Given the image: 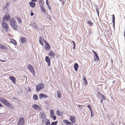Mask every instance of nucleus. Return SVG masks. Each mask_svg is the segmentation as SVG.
Wrapping results in <instances>:
<instances>
[{
	"instance_id": "f257e3e1",
	"label": "nucleus",
	"mask_w": 125,
	"mask_h": 125,
	"mask_svg": "<svg viewBox=\"0 0 125 125\" xmlns=\"http://www.w3.org/2000/svg\"><path fill=\"white\" fill-rule=\"evenodd\" d=\"M0 101L8 107L12 109L13 107L12 105L6 100L2 97H0Z\"/></svg>"
},
{
	"instance_id": "f03ea898",
	"label": "nucleus",
	"mask_w": 125,
	"mask_h": 125,
	"mask_svg": "<svg viewBox=\"0 0 125 125\" xmlns=\"http://www.w3.org/2000/svg\"><path fill=\"white\" fill-rule=\"evenodd\" d=\"M10 23L11 27L14 30H16L18 26L16 21L14 18H11L10 20Z\"/></svg>"
},
{
	"instance_id": "7ed1b4c3",
	"label": "nucleus",
	"mask_w": 125,
	"mask_h": 125,
	"mask_svg": "<svg viewBox=\"0 0 125 125\" xmlns=\"http://www.w3.org/2000/svg\"><path fill=\"white\" fill-rule=\"evenodd\" d=\"M27 68L30 71L32 74L34 76H35V71L34 68L31 64H29L27 66Z\"/></svg>"
},
{
	"instance_id": "20e7f679",
	"label": "nucleus",
	"mask_w": 125,
	"mask_h": 125,
	"mask_svg": "<svg viewBox=\"0 0 125 125\" xmlns=\"http://www.w3.org/2000/svg\"><path fill=\"white\" fill-rule=\"evenodd\" d=\"M44 86L42 83H40L38 84L36 86V89L37 91H38L42 89Z\"/></svg>"
},
{
	"instance_id": "39448f33",
	"label": "nucleus",
	"mask_w": 125,
	"mask_h": 125,
	"mask_svg": "<svg viewBox=\"0 0 125 125\" xmlns=\"http://www.w3.org/2000/svg\"><path fill=\"white\" fill-rule=\"evenodd\" d=\"M25 120L23 118H20L18 122V125H24Z\"/></svg>"
},
{
	"instance_id": "423d86ee",
	"label": "nucleus",
	"mask_w": 125,
	"mask_h": 125,
	"mask_svg": "<svg viewBox=\"0 0 125 125\" xmlns=\"http://www.w3.org/2000/svg\"><path fill=\"white\" fill-rule=\"evenodd\" d=\"M2 27L4 28L5 31H7L8 30L9 27L7 23L3 22L2 24Z\"/></svg>"
},
{
	"instance_id": "0eeeda50",
	"label": "nucleus",
	"mask_w": 125,
	"mask_h": 125,
	"mask_svg": "<svg viewBox=\"0 0 125 125\" xmlns=\"http://www.w3.org/2000/svg\"><path fill=\"white\" fill-rule=\"evenodd\" d=\"M10 16L8 14H6L3 17V21L6 20L7 21H8L10 20Z\"/></svg>"
},
{
	"instance_id": "6e6552de",
	"label": "nucleus",
	"mask_w": 125,
	"mask_h": 125,
	"mask_svg": "<svg viewBox=\"0 0 125 125\" xmlns=\"http://www.w3.org/2000/svg\"><path fill=\"white\" fill-rule=\"evenodd\" d=\"M97 94L98 96L100 99V97H101L104 100H106V98L103 94L100 93L99 92H97Z\"/></svg>"
},
{
	"instance_id": "1a4fd4ad",
	"label": "nucleus",
	"mask_w": 125,
	"mask_h": 125,
	"mask_svg": "<svg viewBox=\"0 0 125 125\" xmlns=\"http://www.w3.org/2000/svg\"><path fill=\"white\" fill-rule=\"evenodd\" d=\"M32 107L34 109L38 110H40L41 109V107L37 104H34L32 105Z\"/></svg>"
},
{
	"instance_id": "9d476101",
	"label": "nucleus",
	"mask_w": 125,
	"mask_h": 125,
	"mask_svg": "<svg viewBox=\"0 0 125 125\" xmlns=\"http://www.w3.org/2000/svg\"><path fill=\"white\" fill-rule=\"evenodd\" d=\"M92 52L94 53V55L96 57L95 60H96L97 61L99 60L100 59L98 55L96 52L95 51L93 50H92Z\"/></svg>"
},
{
	"instance_id": "9b49d317",
	"label": "nucleus",
	"mask_w": 125,
	"mask_h": 125,
	"mask_svg": "<svg viewBox=\"0 0 125 125\" xmlns=\"http://www.w3.org/2000/svg\"><path fill=\"white\" fill-rule=\"evenodd\" d=\"M46 61L48 63L49 66H50V59L48 56H46L45 58Z\"/></svg>"
},
{
	"instance_id": "f8f14e48",
	"label": "nucleus",
	"mask_w": 125,
	"mask_h": 125,
	"mask_svg": "<svg viewBox=\"0 0 125 125\" xmlns=\"http://www.w3.org/2000/svg\"><path fill=\"white\" fill-rule=\"evenodd\" d=\"M40 115L41 118L43 119L42 121L44 122V120H43V119L45 118L46 117L45 114L44 112H42L40 113Z\"/></svg>"
},
{
	"instance_id": "ddd939ff",
	"label": "nucleus",
	"mask_w": 125,
	"mask_h": 125,
	"mask_svg": "<svg viewBox=\"0 0 125 125\" xmlns=\"http://www.w3.org/2000/svg\"><path fill=\"white\" fill-rule=\"evenodd\" d=\"M48 96L47 95L43 94H40L39 95V98L40 99H42L43 97L46 98Z\"/></svg>"
},
{
	"instance_id": "4468645a",
	"label": "nucleus",
	"mask_w": 125,
	"mask_h": 125,
	"mask_svg": "<svg viewBox=\"0 0 125 125\" xmlns=\"http://www.w3.org/2000/svg\"><path fill=\"white\" fill-rule=\"evenodd\" d=\"M63 123L66 124L67 125H73L72 123L69 121L67 120H64L63 121Z\"/></svg>"
},
{
	"instance_id": "2eb2a0df",
	"label": "nucleus",
	"mask_w": 125,
	"mask_h": 125,
	"mask_svg": "<svg viewBox=\"0 0 125 125\" xmlns=\"http://www.w3.org/2000/svg\"><path fill=\"white\" fill-rule=\"evenodd\" d=\"M44 47L46 51H48L50 50V46L48 43L45 45Z\"/></svg>"
},
{
	"instance_id": "dca6fc26",
	"label": "nucleus",
	"mask_w": 125,
	"mask_h": 125,
	"mask_svg": "<svg viewBox=\"0 0 125 125\" xmlns=\"http://www.w3.org/2000/svg\"><path fill=\"white\" fill-rule=\"evenodd\" d=\"M70 120L73 123H74L75 122V117L74 116H71L70 117Z\"/></svg>"
},
{
	"instance_id": "f3484780",
	"label": "nucleus",
	"mask_w": 125,
	"mask_h": 125,
	"mask_svg": "<svg viewBox=\"0 0 125 125\" xmlns=\"http://www.w3.org/2000/svg\"><path fill=\"white\" fill-rule=\"evenodd\" d=\"M9 79L11 80L12 82L14 84L16 83V78L13 76H10L9 77Z\"/></svg>"
},
{
	"instance_id": "a211bd4d",
	"label": "nucleus",
	"mask_w": 125,
	"mask_h": 125,
	"mask_svg": "<svg viewBox=\"0 0 125 125\" xmlns=\"http://www.w3.org/2000/svg\"><path fill=\"white\" fill-rule=\"evenodd\" d=\"M39 6L40 7L43 6L44 2L43 0H40L38 2Z\"/></svg>"
},
{
	"instance_id": "6ab92c4d",
	"label": "nucleus",
	"mask_w": 125,
	"mask_h": 125,
	"mask_svg": "<svg viewBox=\"0 0 125 125\" xmlns=\"http://www.w3.org/2000/svg\"><path fill=\"white\" fill-rule=\"evenodd\" d=\"M0 49L4 50H7V47L0 44Z\"/></svg>"
},
{
	"instance_id": "aec40b11",
	"label": "nucleus",
	"mask_w": 125,
	"mask_h": 125,
	"mask_svg": "<svg viewBox=\"0 0 125 125\" xmlns=\"http://www.w3.org/2000/svg\"><path fill=\"white\" fill-rule=\"evenodd\" d=\"M112 22L113 23V26L114 29L115 28V18L114 14L112 15Z\"/></svg>"
},
{
	"instance_id": "412c9836",
	"label": "nucleus",
	"mask_w": 125,
	"mask_h": 125,
	"mask_svg": "<svg viewBox=\"0 0 125 125\" xmlns=\"http://www.w3.org/2000/svg\"><path fill=\"white\" fill-rule=\"evenodd\" d=\"M30 6L32 8L35 7V3L31 1L29 2Z\"/></svg>"
},
{
	"instance_id": "4be33fe9",
	"label": "nucleus",
	"mask_w": 125,
	"mask_h": 125,
	"mask_svg": "<svg viewBox=\"0 0 125 125\" xmlns=\"http://www.w3.org/2000/svg\"><path fill=\"white\" fill-rule=\"evenodd\" d=\"M79 67V66L77 63H75L74 65V68L75 70L76 71H77V69Z\"/></svg>"
},
{
	"instance_id": "5701e85b",
	"label": "nucleus",
	"mask_w": 125,
	"mask_h": 125,
	"mask_svg": "<svg viewBox=\"0 0 125 125\" xmlns=\"http://www.w3.org/2000/svg\"><path fill=\"white\" fill-rule=\"evenodd\" d=\"M48 55L51 58H53L55 56L54 54L52 52H51Z\"/></svg>"
},
{
	"instance_id": "b1692460",
	"label": "nucleus",
	"mask_w": 125,
	"mask_h": 125,
	"mask_svg": "<svg viewBox=\"0 0 125 125\" xmlns=\"http://www.w3.org/2000/svg\"><path fill=\"white\" fill-rule=\"evenodd\" d=\"M42 37H40L39 39V41L40 44H41L42 45H43V43L42 41Z\"/></svg>"
},
{
	"instance_id": "393cba45",
	"label": "nucleus",
	"mask_w": 125,
	"mask_h": 125,
	"mask_svg": "<svg viewBox=\"0 0 125 125\" xmlns=\"http://www.w3.org/2000/svg\"><path fill=\"white\" fill-rule=\"evenodd\" d=\"M10 2H7L4 7V9H5L7 8L8 6H10Z\"/></svg>"
},
{
	"instance_id": "a878e982",
	"label": "nucleus",
	"mask_w": 125,
	"mask_h": 125,
	"mask_svg": "<svg viewBox=\"0 0 125 125\" xmlns=\"http://www.w3.org/2000/svg\"><path fill=\"white\" fill-rule=\"evenodd\" d=\"M57 97L58 98H60L61 97V93L59 91H58L57 92Z\"/></svg>"
},
{
	"instance_id": "bb28decb",
	"label": "nucleus",
	"mask_w": 125,
	"mask_h": 125,
	"mask_svg": "<svg viewBox=\"0 0 125 125\" xmlns=\"http://www.w3.org/2000/svg\"><path fill=\"white\" fill-rule=\"evenodd\" d=\"M11 43L13 44L14 45H17L16 42L12 38L11 39Z\"/></svg>"
},
{
	"instance_id": "cd10ccee",
	"label": "nucleus",
	"mask_w": 125,
	"mask_h": 125,
	"mask_svg": "<svg viewBox=\"0 0 125 125\" xmlns=\"http://www.w3.org/2000/svg\"><path fill=\"white\" fill-rule=\"evenodd\" d=\"M46 121L45 123L46 125H50V122L49 120L48 119H45Z\"/></svg>"
},
{
	"instance_id": "c85d7f7f",
	"label": "nucleus",
	"mask_w": 125,
	"mask_h": 125,
	"mask_svg": "<svg viewBox=\"0 0 125 125\" xmlns=\"http://www.w3.org/2000/svg\"><path fill=\"white\" fill-rule=\"evenodd\" d=\"M33 24V27L36 29L37 30L38 28V27L37 26V24L35 22H34Z\"/></svg>"
},
{
	"instance_id": "c756f323",
	"label": "nucleus",
	"mask_w": 125,
	"mask_h": 125,
	"mask_svg": "<svg viewBox=\"0 0 125 125\" xmlns=\"http://www.w3.org/2000/svg\"><path fill=\"white\" fill-rule=\"evenodd\" d=\"M42 11L44 13H45L46 12V10L45 9V8L44 7V6L40 7Z\"/></svg>"
},
{
	"instance_id": "7c9ffc66",
	"label": "nucleus",
	"mask_w": 125,
	"mask_h": 125,
	"mask_svg": "<svg viewBox=\"0 0 125 125\" xmlns=\"http://www.w3.org/2000/svg\"><path fill=\"white\" fill-rule=\"evenodd\" d=\"M83 81L84 82V83L86 85L88 84L87 81L86 79V77L85 76L83 77Z\"/></svg>"
},
{
	"instance_id": "2f4dec72",
	"label": "nucleus",
	"mask_w": 125,
	"mask_h": 125,
	"mask_svg": "<svg viewBox=\"0 0 125 125\" xmlns=\"http://www.w3.org/2000/svg\"><path fill=\"white\" fill-rule=\"evenodd\" d=\"M33 98L35 100H37L38 99L37 96L36 94L34 95L33 96Z\"/></svg>"
},
{
	"instance_id": "473e14b6",
	"label": "nucleus",
	"mask_w": 125,
	"mask_h": 125,
	"mask_svg": "<svg viewBox=\"0 0 125 125\" xmlns=\"http://www.w3.org/2000/svg\"><path fill=\"white\" fill-rule=\"evenodd\" d=\"M26 39L25 38H22L21 40V42L23 43H25L26 42Z\"/></svg>"
},
{
	"instance_id": "72a5a7b5",
	"label": "nucleus",
	"mask_w": 125,
	"mask_h": 125,
	"mask_svg": "<svg viewBox=\"0 0 125 125\" xmlns=\"http://www.w3.org/2000/svg\"><path fill=\"white\" fill-rule=\"evenodd\" d=\"M50 116L54 115V111L52 109L50 111Z\"/></svg>"
},
{
	"instance_id": "f704fd0d",
	"label": "nucleus",
	"mask_w": 125,
	"mask_h": 125,
	"mask_svg": "<svg viewBox=\"0 0 125 125\" xmlns=\"http://www.w3.org/2000/svg\"><path fill=\"white\" fill-rule=\"evenodd\" d=\"M92 32L91 29H90L88 30V34L90 36L92 34Z\"/></svg>"
},
{
	"instance_id": "c9c22d12",
	"label": "nucleus",
	"mask_w": 125,
	"mask_h": 125,
	"mask_svg": "<svg viewBox=\"0 0 125 125\" xmlns=\"http://www.w3.org/2000/svg\"><path fill=\"white\" fill-rule=\"evenodd\" d=\"M51 117L54 120H56V116L54 115L51 116Z\"/></svg>"
},
{
	"instance_id": "e433bc0d",
	"label": "nucleus",
	"mask_w": 125,
	"mask_h": 125,
	"mask_svg": "<svg viewBox=\"0 0 125 125\" xmlns=\"http://www.w3.org/2000/svg\"><path fill=\"white\" fill-rule=\"evenodd\" d=\"M60 113V112L59 110H58L56 111L57 114L59 116H60L61 115Z\"/></svg>"
},
{
	"instance_id": "4c0bfd02",
	"label": "nucleus",
	"mask_w": 125,
	"mask_h": 125,
	"mask_svg": "<svg viewBox=\"0 0 125 125\" xmlns=\"http://www.w3.org/2000/svg\"><path fill=\"white\" fill-rule=\"evenodd\" d=\"M95 8H96V12H97V14L98 15V16H99V11L98 10V9L97 8V7L96 6V7Z\"/></svg>"
},
{
	"instance_id": "58836bf2",
	"label": "nucleus",
	"mask_w": 125,
	"mask_h": 125,
	"mask_svg": "<svg viewBox=\"0 0 125 125\" xmlns=\"http://www.w3.org/2000/svg\"><path fill=\"white\" fill-rule=\"evenodd\" d=\"M46 18L48 20H51V18L50 15H47L46 16Z\"/></svg>"
},
{
	"instance_id": "ea45409f",
	"label": "nucleus",
	"mask_w": 125,
	"mask_h": 125,
	"mask_svg": "<svg viewBox=\"0 0 125 125\" xmlns=\"http://www.w3.org/2000/svg\"><path fill=\"white\" fill-rule=\"evenodd\" d=\"M87 23L88 24H89L90 26H92V23L91 21H88L87 22Z\"/></svg>"
},
{
	"instance_id": "a19ab883",
	"label": "nucleus",
	"mask_w": 125,
	"mask_h": 125,
	"mask_svg": "<svg viewBox=\"0 0 125 125\" xmlns=\"http://www.w3.org/2000/svg\"><path fill=\"white\" fill-rule=\"evenodd\" d=\"M17 19L18 20V21L19 23H21V18H17Z\"/></svg>"
},
{
	"instance_id": "79ce46f5",
	"label": "nucleus",
	"mask_w": 125,
	"mask_h": 125,
	"mask_svg": "<svg viewBox=\"0 0 125 125\" xmlns=\"http://www.w3.org/2000/svg\"><path fill=\"white\" fill-rule=\"evenodd\" d=\"M87 107L89 109L90 111L92 110V109L91 107V106L90 105L88 104L87 105Z\"/></svg>"
},
{
	"instance_id": "37998d69",
	"label": "nucleus",
	"mask_w": 125,
	"mask_h": 125,
	"mask_svg": "<svg viewBox=\"0 0 125 125\" xmlns=\"http://www.w3.org/2000/svg\"><path fill=\"white\" fill-rule=\"evenodd\" d=\"M65 0H64L63 1H62V3L63 5V6L65 4Z\"/></svg>"
},
{
	"instance_id": "c03bdc74",
	"label": "nucleus",
	"mask_w": 125,
	"mask_h": 125,
	"mask_svg": "<svg viewBox=\"0 0 125 125\" xmlns=\"http://www.w3.org/2000/svg\"><path fill=\"white\" fill-rule=\"evenodd\" d=\"M46 3L47 5V6H48L49 5V2L48 1V0H46Z\"/></svg>"
},
{
	"instance_id": "a18cd8bd",
	"label": "nucleus",
	"mask_w": 125,
	"mask_h": 125,
	"mask_svg": "<svg viewBox=\"0 0 125 125\" xmlns=\"http://www.w3.org/2000/svg\"><path fill=\"white\" fill-rule=\"evenodd\" d=\"M77 105L79 107L80 109H81V107L82 106H83V105Z\"/></svg>"
},
{
	"instance_id": "49530a36",
	"label": "nucleus",
	"mask_w": 125,
	"mask_h": 125,
	"mask_svg": "<svg viewBox=\"0 0 125 125\" xmlns=\"http://www.w3.org/2000/svg\"><path fill=\"white\" fill-rule=\"evenodd\" d=\"M43 40L44 42L45 43V44H47V43H48L44 39H43Z\"/></svg>"
},
{
	"instance_id": "de8ad7c7",
	"label": "nucleus",
	"mask_w": 125,
	"mask_h": 125,
	"mask_svg": "<svg viewBox=\"0 0 125 125\" xmlns=\"http://www.w3.org/2000/svg\"><path fill=\"white\" fill-rule=\"evenodd\" d=\"M31 89L30 87H28V91L29 92H30L31 91Z\"/></svg>"
},
{
	"instance_id": "09e8293b",
	"label": "nucleus",
	"mask_w": 125,
	"mask_h": 125,
	"mask_svg": "<svg viewBox=\"0 0 125 125\" xmlns=\"http://www.w3.org/2000/svg\"><path fill=\"white\" fill-rule=\"evenodd\" d=\"M91 111V116L93 117V116L94 115L92 114V110H91V111Z\"/></svg>"
},
{
	"instance_id": "8fccbe9b",
	"label": "nucleus",
	"mask_w": 125,
	"mask_h": 125,
	"mask_svg": "<svg viewBox=\"0 0 125 125\" xmlns=\"http://www.w3.org/2000/svg\"><path fill=\"white\" fill-rule=\"evenodd\" d=\"M38 0H31V2H36Z\"/></svg>"
},
{
	"instance_id": "3c124183",
	"label": "nucleus",
	"mask_w": 125,
	"mask_h": 125,
	"mask_svg": "<svg viewBox=\"0 0 125 125\" xmlns=\"http://www.w3.org/2000/svg\"><path fill=\"white\" fill-rule=\"evenodd\" d=\"M101 99L100 103H102L103 102V99Z\"/></svg>"
},
{
	"instance_id": "603ef678",
	"label": "nucleus",
	"mask_w": 125,
	"mask_h": 125,
	"mask_svg": "<svg viewBox=\"0 0 125 125\" xmlns=\"http://www.w3.org/2000/svg\"><path fill=\"white\" fill-rule=\"evenodd\" d=\"M72 42L73 43V46H75V42L73 41H72Z\"/></svg>"
},
{
	"instance_id": "864d4df0",
	"label": "nucleus",
	"mask_w": 125,
	"mask_h": 125,
	"mask_svg": "<svg viewBox=\"0 0 125 125\" xmlns=\"http://www.w3.org/2000/svg\"><path fill=\"white\" fill-rule=\"evenodd\" d=\"M34 13L32 12H31V16H33L34 15Z\"/></svg>"
},
{
	"instance_id": "5fc2aeb1",
	"label": "nucleus",
	"mask_w": 125,
	"mask_h": 125,
	"mask_svg": "<svg viewBox=\"0 0 125 125\" xmlns=\"http://www.w3.org/2000/svg\"><path fill=\"white\" fill-rule=\"evenodd\" d=\"M18 94H19L20 95L22 93L21 92H19V91H18Z\"/></svg>"
},
{
	"instance_id": "6e6d98bb",
	"label": "nucleus",
	"mask_w": 125,
	"mask_h": 125,
	"mask_svg": "<svg viewBox=\"0 0 125 125\" xmlns=\"http://www.w3.org/2000/svg\"><path fill=\"white\" fill-rule=\"evenodd\" d=\"M0 61L1 62H5V61L4 60H1L0 59Z\"/></svg>"
},
{
	"instance_id": "4d7b16f0",
	"label": "nucleus",
	"mask_w": 125,
	"mask_h": 125,
	"mask_svg": "<svg viewBox=\"0 0 125 125\" xmlns=\"http://www.w3.org/2000/svg\"><path fill=\"white\" fill-rule=\"evenodd\" d=\"M48 6V9L49 10H51V7H50L49 5H48V6Z\"/></svg>"
},
{
	"instance_id": "13d9d810",
	"label": "nucleus",
	"mask_w": 125,
	"mask_h": 125,
	"mask_svg": "<svg viewBox=\"0 0 125 125\" xmlns=\"http://www.w3.org/2000/svg\"><path fill=\"white\" fill-rule=\"evenodd\" d=\"M23 77L26 79V81L27 79V77L26 76H24Z\"/></svg>"
},
{
	"instance_id": "bf43d9fd",
	"label": "nucleus",
	"mask_w": 125,
	"mask_h": 125,
	"mask_svg": "<svg viewBox=\"0 0 125 125\" xmlns=\"http://www.w3.org/2000/svg\"><path fill=\"white\" fill-rule=\"evenodd\" d=\"M75 46H73V49L74 50L75 49Z\"/></svg>"
},
{
	"instance_id": "052dcab7",
	"label": "nucleus",
	"mask_w": 125,
	"mask_h": 125,
	"mask_svg": "<svg viewBox=\"0 0 125 125\" xmlns=\"http://www.w3.org/2000/svg\"><path fill=\"white\" fill-rule=\"evenodd\" d=\"M2 105L0 103V107H2Z\"/></svg>"
},
{
	"instance_id": "680f3d73",
	"label": "nucleus",
	"mask_w": 125,
	"mask_h": 125,
	"mask_svg": "<svg viewBox=\"0 0 125 125\" xmlns=\"http://www.w3.org/2000/svg\"><path fill=\"white\" fill-rule=\"evenodd\" d=\"M122 125H125V123H122Z\"/></svg>"
},
{
	"instance_id": "e2e57ef3",
	"label": "nucleus",
	"mask_w": 125,
	"mask_h": 125,
	"mask_svg": "<svg viewBox=\"0 0 125 125\" xmlns=\"http://www.w3.org/2000/svg\"><path fill=\"white\" fill-rule=\"evenodd\" d=\"M63 1L62 0H59V1L60 2L61 1Z\"/></svg>"
},
{
	"instance_id": "0e129e2a",
	"label": "nucleus",
	"mask_w": 125,
	"mask_h": 125,
	"mask_svg": "<svg viewBox=\"0 0 125 125\" xmlns=\"http://www.w3.org/2000/svg\"><path fill=\"white\" fill-rule=\"evenodd\" d=\"M16 98H13V99H14L16 100Z\"/></svg>"
},
{
	"instance_id": "69168bd1",
	"label": "nucleus",
	"mask_w": 125,
	"mask_h": 125,
	"mask_svg": "<svg viewBox=\"0 0 125 125\" xmlns=\"http://www.w3.org/2000/svg\"><path fill=\"white\" fill-rule=\"evenodd\" d=\"M114 82H115V81H113V83H114Z\"/></svg>"
},
{
	"instance_id": "338daca9",
	"label": "nucleus",
	"mask_w": 125,
	"mask_h": 125,
	"mask_svg": "<svg viewBox=\"0 0 125 125\" xmlns=\"http://www.w3.org/2000/svg\"><path fill=\"white\" fill-rule=\"evenodd\" d=\"M77 125V124H75V125Z\"/></svg>"
}]
</instances>
